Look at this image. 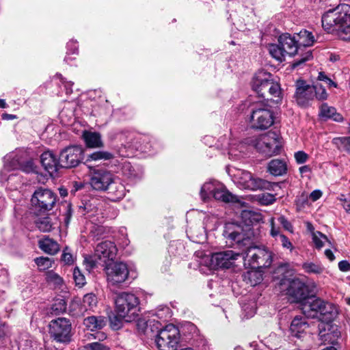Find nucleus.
Wrapping results in <instances>:
<instances>
[{
    "instance_id": "nucleus-14",
    "label": "nucleus",
    "mask_w": 350,
    "mask_h": 350,
    "mask_svg": "<svg viewBox=\"0 0 350 350\" xmlns=\"http://www.w3.org/2000/svg\"><path fill=\"white\" fill-rule=\"evenodd\" d=\"M59 158L61 167H75L83 160V149L79 146L66 147L61 151Z\"/></svg>"
},
{
    "instance_id": "nucleus-25",
    "label": "nucleus",
    "mask_w": 350,
    "mask_h": 350,
    "mask_svg": "<svg viewBox=\"0 0 350 350\" xmlns=\"http://www.w3.org/2000/svg\"><path fill=\"white\" fill-rule=\"evenodd\" d=\"M309 327L308 322L303 317H295L291 324L290 332L292 336L298 338H302L306 333Z\"/></svg>"
},
{
    "instance_id": "nucleus-63",
    "label": "nucleus",
    "mask_w": 350,
    "mask_h": 350,
    "mask_svg": "<svg viewBox=\"0 0 350 350\" xmlns=\"http://www.w3.org/2000/svg\"><path fill=\"white\" fill-rule=\"evenodd\" d=\"M84 263L86 267V269L90 271L92 269L96 267V262L92 256L85 257L84 259Z\"/></svg>"
},
{
    "instance_id": "nucleus-46",
    "label": "nucleus",
    "mask_w": 350,
    "mask_h": 350,
    "mask_svg": "<svg viewBox=\"0 0 350 350\" xmlns=\"http://www.w3.org/2000/svg\"><path fill=\"white\" fill-rule=\"evenodd\" d=\"M46 281L55 286H59L63 283L62 278L56 273L49 271L46 273Z\"/></svg>"
},
{
    "instance_id": "nucleus-45",
    "label": "nucleus",
    "mask_w": 350,
    "mask_h": 350,
    "mask_svg": "<svg viewBox=\"0 0 350 350\" xmlns=\"http://www.w3.org/2000/svg\"><path fill=\"white\" fill-rule=\"evenodd\" d=\"M19 170L25 173H31L36 171V167L32 160L23 161L21 158Z\"/></svg>"
},
{
    "instance_id": "nucleus-13",
    "label": "nucleus",
    "mask_w": 350,
    "mask_h": 350,
    "mask_svg": "<svg viewBox=\"0 0 350 350\" xmlns=\"http://www.w3.org/2000/svg\"><path fill=\"white\" fill-rule=\"evenodd\" d=\"M71 323L65 318L53 320L49 324V334L57 342H68L70 340Z\"/></svg>"
},
{
    "instance_id": "nucleus-23",
    "label": "nucleus",
    "mask_w": 350,
    "mask_h": 350,
    "mask_svg": "<svg viewBox=\"0 0 350 350\" xmlns=\"http://www.w3.org/2000/svg\"><path fill=\"white\" fill-rule=\"evenodd\" d=\"M42 166L51 175L56 173L60 167V158L57 159L51 151L44 152L40 157Z\"/></svg>"
},
{
    "instance_id": "nucleus-20",
    "label": "nucleus",
    "mask_w": 350,
    "mask_h": 350,
    "mask_svg": "<svg viewBox=\"0 0 350 350\" xmlns=\"http://www.w3.org/2000/svg\"><path fill=\"white\" fill-rule=\"evenodd\" d=\"M21 155L16 152H12L5 156L3 167L1 171L2 180H8L10 176L15 175V172L19 170Z\"/></svg>"
},
{
    "instance_id": "nucleus-34",
    "label": "nucleus",
    "mask_w": 350,
    "mask_h": 350,
    "mask_svg": "<svg viewBox=\"0 0 350 350\" xmlns=\"http://www.w3.org/2000/svg\"><path fill=\"white\" fill-rule=\"evenodd\" d=\"M69 312L70 315L75 317H79L85 315L88 312L83 306V304L80 299H73L69 306Z\"/></svg>"
},
{
    "instance_id": "nucleus-48",
    "label": "nucleus",
    "mask_w": 350,
    "mask_h": 350,
    "mask_svg": "<svg viewBox=\"0 0 350 350\" xmlns=\"http://www.w3.org/2000/svg\"><path fill=\"white\" fill-rule=\"evenodd\" d=\"M51 309L56 314L62 313L66 311V304L64 299L57 300L53 304Z\"/></svg>"
},
{
    "instance_id": "nucleus-30",
    "label": "nucleus",
    "mask_w": 350,
    "mask_h": 350,
    "mask_svg": "<svg viewBox=\"0 0 350 350\" xmlns=\"http://www.w3.org/2000/svg\"><path fill=\"white\" fill-rule=\"evenodd\" d=\"M39 247L45 253L54 255L59 250V244L49 238H44L38 242Z\"/></svg>"
},
{
    "instance_id": "nucleus-36",
    "label": "nucleus",
    "mask_w": 350,
    "mask_h": 350,
    "mask_svg": "<svg viewBox=\"0 0 350 350\" xmlns=\"http://www.w3.org/2000/svg\"><path fill=\"white\" fill-rule=\"evenodd\" d=\"M244 280L251 286H256L262 280V274L256 269H252L244 274Z\"/></svg>"
},
{
    "instance_id": "nucleus-27",
    "label": "nucleus",
    "mask_w": 350,
    "mask_h": 350,
    "mask_svg": "<svg viewBox=\"0 0 350 350\" xmlns=\"http://www.w3.org/2000/svg\"><path fill=\"white\" fill-rule=\"evenodd\" d=\"M82 137L88 148H96L103 146L101 135L98 132L84 131Z\"/></svg>"
},
{
    "instance_id": "nucleus-33",
    "label": "nucleus",
    "mask_w": 350,
    "mask_h": 350,
    "mask_svg": "<svg viewBox=\"0 0 350 350\" xmlns=\"http://www.w3.org/2000/svg\"><path fill=\"white\" fill-rule=\"evenodd\" d=\"M109 193L111 195L113 200H118L122 199L125 195V187L123 184L115 181L113 178V183H112L109 188Z\"/></svg>"
},
{
    "instance_id": "nucleus-3",
    "label": "nucleus",
    "mask_w": 350,
    "mask_h": 350,
    "mask_svg": "<svg viewBox=\"0 0 350 350\" xmlns=\"http://www.w3.org/2000/svg\"><path fill=\"white\" fill-rule=\"evenodd\" d=\"M139 301L133 293L123 292L116 299V311L126 322L134 321L138 316Z\"/></svg>"
},
{
    "instance_id": "nucleus-64",
    "label": "nucleus",
    "mask_w": 350,
    "mask_h": 350,
    "mask_svg": "<svg viewBox=\"0 0 350 350\" xmlns=\"http://www.w3.org/2000/svg\"><path fill=\"white\" fill-rule=\"evenodd\" d=\"M68 53L77 54L78 52V46L77 42L71 40L67 44Z\"/></svg>"
},
{
    "instance_id": "nucleus-5",
    "label": "nucleus",
    "mask_w": 350,
    "mask_h": 350,
    "mask_svg": "<svg viewBox=\"0 0 350 350\" xmlns=\"http://www.w3.org/2000/svg\"><path fill=\"white\" fill-rule=\"evenodd\" d=\"M248 144L253 146L260 153L268 157L278 154L281 148L278 135L271 131L252 138Z\"/></svg>"
},
{
    "instance_id": "nucleus-22",
    "label": "nucleus",
    "mask_w": 350,
    "mask_h": 350,
    "mask_svg": "<svg viewBox=\"0 0 350 350\" xmlns=\"http://www.w3.org/2000/svg\"><path fill=\"white\" fill-rule=\"evenodd\" d=\"M323 300L316 297H310L302 303L301 310L306 317H319V311L323 306Z\"/></svg>"
},
{
    "instance_id": "nucleus-44",
    "label": "nucleus",
    "mask_w": 350,
    "mask_h": 350,
    "mask_svg": "<svg viewBox=\"0 0 350 350\" xmlns=\"http://www.w3.org/2000/svg\"><path fill=\"white\" fill-rule=\"evenodd\" d=\"M73 279L76 286L79 287H82L86 284L85 278L78 267L73 270Z\"/></svg>"
},
{
    "instance_id": "nucleus-49",
    "label": "nucleus",
    "mask_w": 350,
    "mask_h": 350,
    "mask_svg": "<svg viewBox=\"0 0 350 350\" xmlns=\"http://www.w3.org/2000/svg\"><path fill=\"white\" fill-rule=\"evenodd\" d=\"M55 77L59 79L61 83L64 86L66 94H70L72 92V87L73 85V83L66 81L61 74H56Z\"/></svg>"
},
{
    "instance_id": "nucleus-28",
    "label": "nucleus",
    "mask_w": 350,
    "mask_h": 350,
    "mask_svg": "<svg viewBox=\"0 0 350 350\" xmlns=\"http://www.w3.org/2000/svg\"><path fill=\"white\" fill-rule=\"evenodd\" d=\"M107 319L103 316H90L85 318L83 324L88 329L95 331L103 329L107 325Z\"/></svg>"
},
{
    "instance_id": "nucleus-38",
    "label": "nucleus",
    "mask_w": 350,
    "mask_h": 350,
    "mask_svg": "<svg viewBox=\"0 0 350 350\" xmlns=\"http://www.w3.org/2000/svg\"><path fill=\"white\" fill-rule=\"evenodd\" d=\"M311 232L312 241L316 249L321 250L325 245V243L329 245L331 244V242L329 241L327 237L321 232L315 231Z\"/></svg>"
},
{
    "instance_id": "nucleus-7",
    "label": "nucleus",
    "mask_w": 350,
    "mask_h": 350,
    "mask_svg": "<svg viewBox=\"0 0 350 350\" xmlns=\"http://www.w3.org/2000/svg\"><path fill=\"white\" fill-rule=\"evenodd\" d=\"M245 266L251 269L266 268L272 263V253L265 249L256 247H248L246 251L241 253Z\"/></svg>"
},
{
    "instance_id": "nucleus-54",
    "label": "nucleus",
    "mask_w": 350,
    "mask_h": 350,
    "mask_svg": "<svg viewBox=\"0 0 350 350\" xmlns=\"http://www.w3.org/2000/svg\"><path fill=\"white\" fill-rule=\"evenodd\" d=\"M62 260L67 265H70L74 262L73 256L67 247L63 250Z\"/></svg>"
},
{
    "instance_id": "nucleus-16",
    "label": "nucleus",
    "mask_w": 350,
    "mask_h": 350,
    "mask_svg": "<svg viewBox=\"0 0 350 350\" xmlns=\"http://www.w3.org/2000/svg\"><path fill=\"white\" fill-rule=\"evenodd\" d=\"M114 175L106 170H94L90 176V184L96 191H106L113 183Z\"/></svg>"
},
{
    "instance_id": "nucleus-60",
    "label": "nucleus",
    "mask_w": 350,
    "mask_h": 350,
    "mask_svg": "<svg viewBox=\"0 0 350 350\" xmlns=\"http://www.w3.org/2000/svg\"><path fill=\"white\" fill-rule=\"evenodd\" d=\"M311 57H312V53H311V51H308L304 54V55L301 58L295 59L293 64V66L294 68H296V67L300 66L301 64L308 61L310 59H311Z\"/></svg>"
},
{
    "instance_id": "nucleus-18",
    "label": "nucleus",
    "mask_w": 350,
    "mask_h": 350,
    "mask_svg": "<svg viewBox=\"0 0 350 350\" xmlns=\"http://www.w3.org/2000/svg\"><path fill=\"white\" fill-rule=\"evenodd\" d=\"M308 286L298 278L288 281L286 294L301 305L309 297Z\"/></svg>"
},
{
    "instance_id": "nucleus-31",
    "label": "nucleus",
    "mask_w": 350,
    "mask_h": 350,
    "mask_svg": "<svg viewBox=\"0 0 350 350\" xmlns=\"http://www.w3.org/2000/svg\"><path fill=\"white\" fill-rule=\"evenodd\" d=\"M287 170L286 163L280 159L271 160L268 165V171L273 176H282Z\"/></svg>"
},
{
    "instance_id": "nucleus-11",
    "label": "nucleus",
    "mask_w": 350,
    "mask_h": 350,
    "mask_svg": "<svg viewBox=\"0 0 350 350\" xmlns=\"http://www.w3.org/2000/svg\"><path fill=\"white\" fill-rule=\"evenodd\" d=\"M238 185L245 189L258 190L267 189L271 190L275 183H271L266 180L256 177L250 172L245 170L238 172L236 175Z\"/></svg>"
},
{
    "instance_id": "nucleus-56",
    "label": "nucleus",
    "mask_w": 350,
    "mask_h": 350,
    "mask_svg": "<svg viewBox=\"0 0 350 350\" xmlns=\"http://www.w3.org/2000/svg\"><path fill=\"white\" fill-rule=\"evenodd\" d=\"M317 79L319 81H323L328 87H337V84L323 72L319 73Z\"/></svg>"
},
{
    "instance_id": "nucleus-55",
    "label": "nucleus",
    "mask_w": 350,
    "mask_h": 350,
    "mask_svg": "<svg viewBox=\"0 0 350 350\" xmlns=\"http://www.w3.org/2000/svg\"><path fill=\"white\" fill-rule=\"evenodd\" d=\"M278 241L281 243V245L283 248L288 249L290 251H292L294 249L292 243L290 241L289 239L284 234L280 235Z\"/></svg>"
},
{
    "instance_id": "nucleus-53",
    "label": "nucleus",
    "mask_w": 350,
    "mask_h": 350,
    "mask_svg": "<svg viewBox=\"0 0 350 350\" xmlns=\"http://www.w3.org/2000/svg\"><path fill=\"white\" fill-rule=\"evenodd\" d=\"M122 320H124V319L117 315L111 317L109 318L110 326L113 329H118L122 327Z\"/></svg>"
},
{
    "instance_id": "nucleus-58",
    "label": "nucleus",
    "mask_w": 350,
    "mask_h": 350,
    "mask_svg": "<svg viewBox=\"0 0 350 350\" xmlns=\"http://www.w3.org/2000/svg\"><path fill=\"white\" fill-rule=\"evenodd\" d=\"M294 156L295 161L298 164L306 163L309 158L308 154L304 151H298L295 153Z\"/></svg>"
},
{
    "instance_id": "nucleus-6",
    "label": "nucleus",
    "mask_w": 350,
    "mask_h": 350,
    "mask_svg": "<svg viewBox=\"0 0 350 350\" xmlns=\"http://www.w3.org/2000/svg\"><path fill=\"white\" fill-rule=\"evenodd\" d=\"M57 200L58 196L54 191L44 187L36 189L31 199L33 208L38 213H45L53 210Z\"/></svg>"
},
{
    "instance_id": "nucleus-32",
    "label": "nucleus",
    "mask_w": 350,
    "mask_h": 350,
    "mask_svg": "<svg viewBox=\"0 0 350 350\" xmlns=\"http://www.w3.org/2000/svg\"><path fill=\"white\" fill-rule=\"evenodd\" d=\"M336 312V308L332 304L324 301L319 311V317L330 321L334 319Z\"/></svg>"
},
{
    "instance_id": "nucleus-57",
    "label": "nucleus",
    "mask_w": 350,
    "mask_h": 350,
    "mask_svg": "<svg viewBox=\"0 0 350 350\" xmlns=\"http://www.w3.org/2000/svg\"><path fill=\"white\" fill-rule=\"evenodd\" d=\"M243 310L245 313L244 317L247 319L253 317L256 313L255 304L252 303V305H245L243 306Z\"/></svg>"
},
{
    "instance_id": "nucleus-51",
    "label": "nucleus",
    "mask_w": 350,
    "mask_h": 350,
    "mask_svg": "<svg viewBox=\"0 0 350 350\" xmlns=\"http://www.w3.org/2000/svg\"><path fill=\"white\" fill-rule=\"evenodd\" d=\"M84 348L85 350H110L109 347L98 342L88 343Z\"/></svg>"
},
{
    "instance_id": "nucleus-2",
    "label": "nucleus",
    "mask_w": 350,
    "mask_h": 350,
    "mask_svg": "<svg viewBox=\"0 0 350 350\" xmlns=\"http://www.w3.org/2000/svg\"><path fill=\"white\" fill-rule=\"evenodd\" d=\"M200 196L204 201L214 198L224 202L241 203L239 196L233 195L222 183L215 180L206 182L202 186Z\"/></svg>"
},
{
    "instance_id": "nucleus-10",
    "label": "nucleus",
    "mask_w": 350,
    "mask_h": 350,
    "mask_svg": "<svg viewBox=\"0 0 350 350\" xmlns=\"http://www.w3.org/2000/svg\"><path fill=\"white\" fill-rule=\"evenodd\" d=\"M180 339L178 328L169 324L157 333L156 343L159 350H176Z\"/></svg>"
},
{
    "instance_id": "nucleus-62",
    "label": "nucleus",
    "mask_w": 350,
    "mask_h": 350,
    "mask_svg": "<svg viewBox=\"0 0 350 350\" xmlns=\"http://www.w3.org/2000/svg\"><path fill=\"white\" fill-rule=\"evenodd\" d=\"M271 230H270L271 235L273 238H275V241H278L279 236L282 235L283 234L280 233L279 228H275V225H274V219L273 218L271 219Z\"/></svg>"
},
{
    "instance_id": "nucleus-1",
    "label": "nucleus",
    "mask_w": 350,
    "mask_h": 350,
    "mask_svg": "<svg viewBox=\"0 0 350 350\" xmlns=\"http://www.w3.org/2000/svg\"><path fill=\"white\" fill-rule=\"evenodd\" d=\"M323 28L331 33H338L346 25L350 24V5L341 4L330 9L322 16Z\"/></svg>"
},
{
    "instance_id": "nucleus-39",
    "label": "nucleus",
    "mask_w": 350,
    "mask_h": 350,
    "mask_svg": "<svg viewBox=\"0 0 350 350\" xmlns=\"http://www.w3.org/2000/svg\"><path fill=\"white\" fill-rule=\"evenodd\" d=\"M113 158V154L107 151H96L88 155L86 160L88 161H107Z\"/></svg>"
},
{
    "instance_id": "nucleus-40",
    "label": "nucleus",
    "mask_w": 350,
    "mask_h": 350,
    "mask_svg": "<svg viewBox=\"0 0 350 350\" xmlns=\"http://www.w3.org/2000/svg\"><path fill=\"white\" fill-rule=\"evenodd\" d=\"M338 150L350 154V137H335L332 140Z\"/></svg>"
},
{
    "instance_id": "nucleus-61",
    "label": "nucleus",
    "mask_w": 350,
    "mask_h": 350,
    "mask_svg": "<svg viewBox=\"0 0 350 350\" xmlns=\"http://www.w3.org/2000/svg\"><path fill=\"white\" fill-rule=\"evenodd\" d=\"M339 199L342 202V205L346 212L350 214V195L345 196L342 194Z\"/></svg>"
},
{
    "instance_id": "nucleus-8",
    "label": "nucleus",
    "mask_w": 350,
    "mask_h": 350,
    "mask_svg": "<svg viewBox=\"0 0 350 350\" xmlns=\"http://www.w3.org/2000/svg\"><path fill=\"white\" fill-rule=\"evenodd\" d=\"M298 49L296 39L289 33H284L280 36L278 44H270L268 46L270 55L279 62H282L286 55H294Z\"/></svg>"
},
{
    "instance_id": "nucleus-15",
    "label": "nucleus",
    "mask_w": 350,
    "mask_h": 350,
    "mask_svg": "<svg viewBox=\"0 0 350 350\" xmlns=\"http://www.w3.org/2000/svg\"><path fill=\"white\" fill-rule=\"evenodd\" d=\"M243 232L244 230L240 225L228 223L224 226V236L230 241L232 245L237 244L241 247L250 244V239Z\"/></svg>"
},
{
    "instance_id": "nucleus-17",
    "label": "nucleus",
    "mask_w": 350,
    "mask_h": 350,
    "mask_svg": "<svg viewBox=\"0 0 350 350\" xmlns=\"http://www.w3.org/2000/svg\"><path fill=\"white\" fill-rule=\"evenodd\" d=\"M295 99L297 104L301 107L307 106L315 96V89L321 88L319 85H310L303 80H299L296 83Z\"/></svg>"
},
{
    "instance_id": "nucleus-35",
    "label": "nucleus",
    "mask_w": 350,
    "mask_h": 350,
    "mask_svg": "<svg viewBox=\"0 0 350 350\" xmlns=\"http://www.w3.org/2000/svg\"><path fill=\"white\" fill-rule=\"evenodd\" d=\"M296 41L299 48L301 46H310L314 42V38L311 32L304 29L297 34V40Z\"/></svg>"
},
{
    "instance_id": "nucleus-37",
    "label": "nucleus",
    "mask_w": 350,
    "mask_h": 350,
    "mask_svg": "<svg viewBox=\"0 0 350 350\" xmlns=\"http://www.w3.org/2000/svg\"><path fill=\"white\" fill-rule=\"evenodd\" d=\"M55 224L49 217L39 218L36 221L37 228L44 232H50L52 229L55 228Z\"/></svg>"
},
{
    "instance_id": "nucleus-47",
    "label": "nucleus",
    "mask_w": 350,
    "mask_h": 350,
    "mask_svg": "<svg viewBox=\"0 0 350 350\" xmlns=\"http://www.w3.org/2000/svg\"><path fill=\"white\" fill-rule=\"evenodd\" d=\"M258 198L262 205L266 206L273 204L276 200L274 195L269 193L258 195Z\"/></svg>"
},
{
    "instance_id": "nucleus-19",
    "label": "nucleus",
    "mask_w": 350,
    "mask_h": 350,
    "mask_svg": "<svg viewBox=\"0 0 350 350\" xmlns=\"http://www.w3.org/2000/svg\"><path fill=\"white\" fill-rule=\"evenodd\" d=\"M241 256V254L239 252L226 250L213 254L211 257V262L219 268L229 269L235 264L236 260Z\"/></svg>"
},
{
    "instance_id": "nucleus-24",
    "label": "nucleus",
    "mask_w": 350,
    "mask_h": 350,
    "mask_svg": "<svg viewBox=\"0 0 350 350\" xmlns=\"http://www.w3.org/2000/svg\"><path fill=\"white\" fill-rule=\"evenodd\" d=\"M319 336L323 342L334 344L340 336V332L336 325H326L320 330Z\"/></svg>"
},
{
    "instance_id": "nucleus-26",
    "label": "nucleus",
    "mask_w": 350,
    "mask_h": 350,
    "mask_svg": "<svg viewBox=\"0 0 350 350\" xmlns=\"http://www.w3.org/2000/svg\"><path fill=\"white\" fill-rule=\"evenodd\" d=\"M121 173L129 182L135 183L142 178V172L136 170L130 163L124 162L121 167Z\"/></svg>"
},
{
    "instance_id": "nucleus-9",
    "label": "nucleus",
    "mask_w": 350,
    "mask_h": 350,
    "mask_svg": "<svg viewBox=\"0 0 350 350\" xmlns=\"http://www.w3.org/2000/svg\"><path fill=\"white\" fill-rule=\"evenodd\" d=\"M273 113L267 105L257 103L252 107L250 116V123L252 129L265 130L273 125Z\"/></svg>"
},
{
    "instance_id": "nucleus-42",
    "label": "nucleus",
    "mask_w": 350,
    "mask_h": 350,
    "mask_svg": "<svg viewBox=\"0 0 350 350\" xmlns=\"http://www.w3.org/2000/svg\"><path fill=\"white\" fill-rule=\"evenodd\" d=\"M302 268L307 273L321 274L324 271V267L321 264L312 262H304Z\"/></svg>"
},
{
    "instance_id": "nucleus-29",
    "label": "nucleus",
    "mask_w": 350,
    "mask_h": 350,
    "mask_svg": "<svg viewBox=\"0 0 350 350\" xmlns=\"http://www.w3.org/2000/svg\"><path fill=\"white\" fill-rule=\"evenodd\" d=\"M319 116L326 119L331 118L336 122H341L343 119L334 107L329 106L327 103H323L321 105Z\"/></svg>"
},
{
    "instance_id": "nucleus-43",
    "label": "nucleus",
    "mask_w": 350,
    "mask_h": 350,
    "mask_svg": "<svg viewBox=\"0 0 350 350\" xmlns=\"http://www.w3.org/2000/svg\"><path fill=\"white\" fill-rule=\"evenodd\" d=\"M35 262L37 265L40 271H46L52 267L53 260L49 257H39L35 259Z\"/></svg>"
},
{
    "instance_id": "nucleus-59",
    "label": "nucleus",
    "mask_w": 350,
    "mask_h": 350,
    "mask_svg": "<svg viewBox=\"0 0 350 350\" xmlns=\"http://www.w3.org/2000/svg\"><path fill=\"white\" fill-rule=\"evenodd\" d=\"M337 35L343 40H350V24L342 29Z\"/></svg>"
},
{
    "instance_id": "nucleus-52",
    "label": "nucleus",
    "mask_w": 350,
    "mask_h": 350,
    "mask_svg": "<svg viewBox=\"0 0 350 350\" xmlns=\"http://www.w3.org/2000/svg\"><path fill=\"white\" fill-rule=\"evenodd\" d=\"M278 221L282 226V227L291 233L294 232V228L292 224L284 217L280 216L278 217Z\"/></svg>"
},
{
    "instance_id": "nucleus-41",
    "label": "nucleus",
    "mask_w": 350,
    "mask_h": 350,
    "mask_svg": "<svg viewBox=\"0 0 350 350\" xmlns=\"http://www.w3.org/2000/svg\"><path fill=\"white\" fill-rule=\"evenodd\" d=\"M82 302L87 312L93 311L96 306L98 301L96 295L93 293H88L83 296Z\"/></svg>"
},
{
    "instance_id": "nucleus-4",
    "label": "nucleus",
    "mask_w": 350,
    "mask_h": 350,
    "mask_svg": "<svg viewBox=\"0 0 350 350\" xmlns=\"http://www.w3.org/2000/svg\"><path fill=\"white\" fill-rule=\"evenodd\" d=\"M252 89L260 96L264 98L268 94L279 98L281 94L279 83L274 81L273 75L271 73L263 70L256 73L252 81Z\"/></svg>"
},
{
    "instance_id": "nucleus-12",
    "label": "nucleus",
    "mask_w": 350,
    "mask_h": 350,
    "mask_svg": "<svg viewBox=\"0 0 350 350\" xmlns=\"http://www.w3.org/2000/svg\"><path fill=\"white\" fill-rule=\"evenodd\" d=\"M107 282L116 286L124 282L129 276V270L127 265L123 262H111L105 267Z\"/></svg>"
},
{
    "instance_id": "nucleus-50",
    "label": "nucleus",
    "mask_w": 350,
    "mask_h": 350,
    "mask_svg": "<svg viewBox=\"0 0 350 350\" xmlns=\"http://www.w3.org/2000/svg\"><path fill=\"white\" fill-rule=\"evenodd\" d=\"M314 85H319L321 88L319 90L315 89L316 91L314 93L315 94L314 98H316L317 99H318L319 100H326L327 98L328 94L326 92V90L324 88V87L322 85V84L317 82Z\"/></svg>"
},
{
    "instance_id": "nucleus-21",
    "label": "nucleus",
    "mask_w": 350,
    "mask_h": 350,
    "mask_svg": "<svg viewBox=\"0 0 350 350\" xmlns=\"http://www.w3.org/2000/svg\"><path fill=\"white\" fill-rule=\"evenodd\" d=\"M117 252L118 249L113 242L105 241L96 245L94 256L107 264V261H112L116 258Z\"/></svg>"
}]
</instances>
